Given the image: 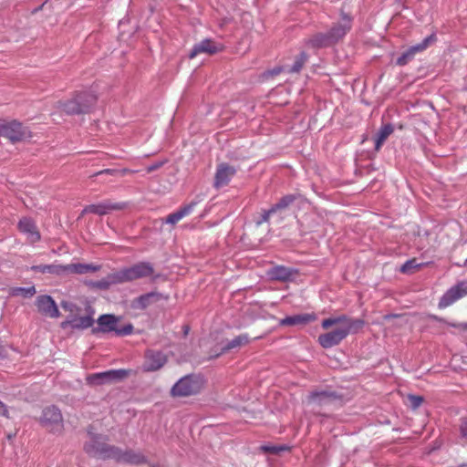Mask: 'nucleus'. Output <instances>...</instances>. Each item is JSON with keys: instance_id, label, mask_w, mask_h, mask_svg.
Instances as JSON below:
<instances>
[{"instance_id": "obj_48", "label": "nucleus", "mask_w": 467, "mask_h": 467, "mask_svg": "<svg viewBox=\"0 0 467 467\" xmlns=\"http://www.w3.org/2000/svg\"><path fill=\"white\" fill-rule=\"evenodd\" d=\"M61 306L63 309H65L67 311H73V307H75V306L72 303H69L67 301H62Z\"/></svg>"}, {"instance_id": "obj_36", "label": "nucleus", "mask_w": 467, "mask_h": 467, "mask_svg": "<svg viewBox=\"0 0 467 467\" xmlns=\"http://www.w3.org/2000/svg\"><path fill=\"white\" fill-rule=\"evenodd\" d=\"M420 264L417 263V260L410 259L406 261L400 267V272L403 274H411L414 270L419 269L420 267Z\"/></svg>"}, {"instance_id": "obj_3", "label": "nucleus", "mask_w": 467, "mask_h": 467, "mask_svg": "<svg viewBox=\"0 0 467 467\" xmlns=\"http://www.w3.org/2000/svg\"><path fill=\"white\" fill-rule=\"evenodd\" d=\"M203 378L197 374H190L180 379L171 388L173 397H189L198 394L203 388Z\"/></svg>"}, {"instance_id": "obj_39", "label": "nucleus", "mask_w": 467, "mask_h": 467, "mask_svg": "<svg viewBox=\"0 0 467 467\" xmlns=\"http://www.w3.org/2000/svg\"><path fill=\"white\" fill-rule=\"evenodd\" d=\"M262 450L272 454H278L280 451L288 450L286 446H262Z\"/></svg>"}, {"instance_id": "obj_15", "label": "nucleus", "mask_w": 467, "mask_h": 467, "mask_svg": "<svg viewBox=\"0 0 467 467\" xmlns=\"http://www.w3.org/2000/svg\"><path fill=\"white\" fill-rule=\"evenodd\" d=\"M348 337V332L343 330L341 327L325 333L318 337V343L324 348H330L337 346L343 339Z\"/></svg>"}, {"instance_id": "obj_4", "label": "nucleus", "mask_w": 467, "mask_h": 467, "mask_svg": "<svg viewBox=\"0 0 467 467\" xmlns=\"http://www.w3.org/2000/svg\"><path fill=\"white\" fill-rule=\"evenodd\" d=\"M0 136L6 138L12 143L30 139L32 133L28 127L24 126L16 119L6 120L0 119Z\"/></svg>"}, {"instance_id": "obj_21", "label": "nucleus", "mask_w": 467, "mask_h": 467, "mask_svg": "<svg viewBox=\"0 0 467 467\" xmlns=\"http://www.w3.org/2000/svg\"><path fill=\"white\" fill-rule=\"evenodd\" d=\"M18 229L21 233L27 235L30 243L35 244L41 239V235L37 231L36 223L30 218H23L18 223Z\"/></svg>"}, {"instance_id": "obj_40", "label": "nucleus", "mask_w": 467, "mask_h": 467, "mask_svg": "<svg viewBox=\"0 0 467 467\" xmlns=\"http://www.w3.org/2000/svg\"><path fill=\"white\" fill-rule=\"evenodd\" d=\"M283 71H286L287 72V67H275L273 69L265 71L264 73V76L266 78H273V77H275V76L279 75Z\"/></svg>"}, {"instance_id": "obj_7", "label": "nucleus", "mask_w": 467, "mask_h": 467, "mask_svg": "<svg viewBox=\"0 0 467 467\" xmlns=\"http://www.w3.org/2000/svg\"><path fill=\"white\" fill-rule=\"evenodd\" d=\"M38 420L39 423L50 432H61L64 428L62 413L55 405L46 407Z\"/></svg>"}, {"instance_id": "obj_8", "label": "nucleus", "mask_w": 467, "mask_h": 467, "mask_svg": "<svg viewBox=\"0 0 467 467\" xmlns=\"http://www.w3.org/2000/svg\"><path fill=\"white\" fill-rule=\"evenodd\" d=\"M130 374L129 370L120 369H109L103 372L94 373L88 377L87 380L92 385H101L108 383L119 382L126 379Z\"/></svg>"}, {"instance_id": "obj_19", "label": "nucleus", "mask_w": 467, "mask_h": 467, "mask_svg": "<svg viewBox=\"0 0 467 467\" xmlns=\"http://www.w3.org/2000/svg\"><path fill=\"white\" fill-rule=\"evenodd\" d=\"M167 299L168 296H163L162 294L158 292H150L134 298L131 302L133 309L144 310L151 304L160 301L161 299Z\"/></svg>"}, {"instance_id": "obj_24", "label": "nucleus", "mask_w": 467, "mask_h": 467, "mask_svg": "<svg viewBox=\"0 0 467 467\" xmlns=\"http://www.w3.org/2000/svg\"><path fill=\"white\" fill-rule=\"evenodd\" d=\"M317 319L315 314H299L295 316H288L279 321L280 326H298L306 325Z\"/></svg>"}, {"instance_id": "obj_6", "label": "nucleus", "mask_w": 467, "mask_h": 467, "mask_svg": "<svg viewBox=\"0 0 467 467\" xmlns=\"http://www.w3.org/2000/svg\"><path fill=\"white\" fill-rule=\"evenodd\" d=\"M118 273L117 281L123 284L153 275L154 267L150 262H140L130 267L122 268Z\"/></svg>"}, {"instance_id": "obj_33", "label": "nucleus", "mask_w": 467, "mask_h": 467, "mask_svg": "<svg viewBox=\"0 0 467 467\" xmlns=\"http://www.w3.org/2000/svg\"><path fill=\"white\" fill-rule=\"evenodd\" d=\"M308 59V55L302 51L296 57L294 64L287 67V73H298Z\"/></svg>"}, {"instance_id": "obj_22", "label": "nucleus", "mask_w": 467, "mask_h": 467, "mask_svg": "<svg viewBox=\"0 0 467 467\" xmlns=\"http://www.w3.org/2000/svg\"><path fill=\"white\" fill-rule=\"evenodd\" d=\"M86 315L82 317L72 316L73 329H87L93 326L95 309L90 305H87L85 308Z\"/></svg>"}, {"instance_id": "obj_43", "label": "nucleus", "mask_w": 467, "mask_h": 467, "mask_svg": "<svg viewBox=\"0 0 467 467\" xmlns=\"http://www.w3.org/2000/svg\"><path fill=\"white\" fill-rule=\"evenodd\" d=\"M334 325H337V320L335 317H329L322 321V327L324 329H327Z\"/></svg>"}, {"instance_id": "obj_52", "label": "nucleus", "mask_w": 467, "mask_h": 467, "mask_svg": "<svg viewBox=\"0 0 467 467\" xmlns=\"http://www.w3.org/2000/svg\"><path fill=\"white\" fill-rule=\"evenodd\" d=\"M398 3L401 4V5H404V3L406 2V0H396Z\"/></svg>"}, {"instance_id": "obj_44", "label": "nucleus", "mask_w": 467, "mask_h": 467, "mask_svg": "<svg viewBox=\"0 0 467 467\" xmlns=\"http://www.w3.org/2000/svg\"><path fill=\"white\" fill-rule=\"evenodd\" d=\"M164 161H156L146 168L148 173L157 171L163 165Z\"/></svg>"}, {"instance_id": "obj_2", "label": "nucleus", "mask_w": 467, "mask_h": 467, "mask_svg": "<svg viewBox=\"0 0 467 467\" xmlns=\"http://www.w3.org/2000/svg\"><path fill=\"white\" fill-rule=\"evenodd\" d=\"M89 441L84 444V451L90 456L101 459H113L117 447L106 442L107 437L88 431Z\"/></svg>"}, {"instance_id": "obj_34", "label": "nucleus", "mask_w": 467, "mask_h": 467, "mask_svg": "<svg viewBox=\"0 0 467 467\" xmlns=\"http://www.w3.org/2000/svg\"><path fill=\"white\" fill-rule=\"evenodd\" d=\"M365 325V321L361 318H349L348 324L347 327H341L343 330L348 332V336L349 334H354L359 331Z\"/></svg>"}, {"instance_id": "obj_25", "label": "nucleus", "mask_w": 467, "mask_h": 467, "mask_svg": "<svg viewBox=\"0 0 467 467\" xmlns=\"http://www.w3.org/2000/svg\"><path fill=\"white\" fill-rule=\"evenodd\" d=\"M100 267L92 264H68L63 265V274H78L83 275L89 272H96Z\"/></svg>"}, {"instance_id": "obj_41", "label": "nucleus", "mask_w": 467, "mask_h": 467, "mask_svg": "<svg viewBox=\"0 0 467 467\" xmlns=\"http://www.w3.org/2000/svg\"><path fill=\"white\" fill-rule=\"evenodd\" d=\"M102 174H108V175H118L119 174V170H116V169H105V170H102V171H99L96 173H94L93 175H91V177H95V176H99V175H102Z\"/></svg>"}, {"instance_id": "obj_37", "label": "nucleus", "mask_w": 467, "mask_h": 467, "mask_svg": "<svg viewBox=\"0 0 467 467\" xmlns=\"http://www.w3.org/2000/svg\"><path fill=\"white\" fill-rule=\"evenodd\" d=\"M408 400L410 401V407L413 410L418 409L424 401V400L421 396H417V395H409Z\"/></svg>"}, {"instance_id": "obj_26", "label": "nucleus", "mask_w": 467, "mask_h": 467, "mask_svg": "<svg viewBox=\"0 0 467 467\" xmlns=\"http://www.w3.org/2000/svg\"><path fill=\"white\" fill-rule=\"evenodd\" d=\"M250 343V337L248 334H241L232 340L227 341L222 346L221 352L216 355V357L221 354L226 353L234 348H237L243 346H245Z\"/></svg>"}, {"instance_id": "obj_1", "label": "nucleus", "mask_w": 467, "mask_h": 467, "mask_svg": "<svg viewBox=\"0 0 467 467\" xmlns=\"http://www.w3.org/2000/svg\"><path fill=\"white\" fill-rule=\"evenodd\" d=\"M352 26V18L348 14H341V20L335 23L327 32H317L305 39L307 47L313 49L326 48L341 40Z\"/></svg>"}, {"instance_id": "obj_12", "label": "nucleus", "mask_w": 467, "mask_h": 467, "mask_svg": "<svg viewBox=\"0 0 467 467\" xmlns=\"http://www.w3.org/2000/svg\"><path fill=\"white\" fill-rule=\"evenodd\" d=\"M167 361V356L162 351L149 349L145 352V360L142 365V369L146 372L157 371L161 368Z\"/></svg>"}, {"instance_id": "obj_49", "label": "nucleus", "mask_w": 467, "mask_h": 467, "mask_svg": "<svg viewBox=\"0 0 467 467\" xmlns=\"http://www.w3.org/2000/svg\"><path fill=\"white\" fill-rule=\"evenodd\" d=\"M130 172H131L130 170H129V169H122V170H119V174L118 175L124 176V175H126V174H128Z\"/></svg>"}, {"instance_id": "obj_51", "label": "nucleus", "mask_w": 467, "mask_h": 467, "mask_svg": "<svg viewBox=\"0 0 467 467\" xmlns=\"http://www.w3.org/2000/svg\"><path fill=\"white\" fill-rule=\"evenodd\" d=\"M4 352H5L4 348H3V346L0 344V358H3V357H4Z\"/></svg>"}, {"instance_id": "obj_27", "label": "nucleus", "mask_w": 467, "mask_h": 467, "mask_svg": "<svg viewBox=\"0 0 467 467\" xmlns=\"http://www.w3.org/2000/svg\"><path fill=\"white\" fill-rule=\"evenodd\" d=\"M58 107L68 115L85 114V108L79 106V99L78 98V94L74 99L70 100L66 102H58Z\"/></svg>"}, {"instance_id": "obj_35", "label": "nucleus", "mask_w": 467, "mask_h": 467, "mask_svg": "<svg viewBox=\"0 0 467 467\" xmlns=\"http://www.w3.org/2000/svg\"><path fill=\"white\" fill-rule=\"evenodd\" d=\"M36 287L34 285L28 287H14L11 290L12 296H22L26 298L32 297L36 294Z\"/></svg>"}, {"instance_id": "obj_31", "label": "nucleus", "mask_w": 467, "mask_h": 467, "mask_svg": "<svg viewBox=\"0 0 467 467\" xmlns=\"http://www.w3.org/2000/svg\"><path fill=\"white\" fill-rule=\"evenodd\" d=\"M31 269L35 272L42 273V274H52V275H63V265H33Z\"/></svg>"}, {"instance_id": "obj_50", "label": "nucleus", "mask_w": 467, "mask_h": 467, "mask_svg": "<svg viewBox=\"0 0 467 467\" xmlns=\"http://www.w3.org/2000/svg\"><path fill=\"white\" fill-rule=\"evenodd\" d=\"M453 327L461 328L462 330H466L467 329V323H461V324H458V325H453Z\"/></svg>"}, {"instance_id": "obj_9", "label": "nucleus", "mask_w": 467, "mask_h": 467, "mask_svg": "<svg viewBox=\"0 0 467 467\" xmlns=\"http://www.w3.org/2000/svg\"><path fill=\"white\" fill-rule=\"evenodd\" d=\"M436 39L437 38L435 34H431L425 37L420 43L410 47L397 58L396 64L400 67L406 66L408 63L413 60L417 53H420L426 50L432 43L436 41Z\"/></svg>"}, {"instance_id": "obj_16", "label": "nucleus", "mask_w": 467, "mask_h": 467, "mask_svg": "<svg viewBox=\"0 0 467 467\" xmlns=\"http://www.w3.org/2000/svg\"><path fill=\"white\" fill-rule=\"evenodd\" d=\"M113 460L121 463H130V464H141L147 463V458L139 451H135L132 450L122 451L119 447H117V452Z\"/></svg>"}, {"instance_id": "obj_14", "label": "nucleus", "mask_w": 467, "mask_h": 467, "mask_svg": "<svg viewBox=\"0 0 467 467\" xmlns=\"http://www.w3.org/2000/svg\"><path fill=\"white\" fill-rule=\"evenodd\" d=\"M236 169L226 162H222L217 165L216 172L214 175L213 186L216 189L226 186L232 178L235 175Z\"/></svg>"}, {"instance_id": "obj_18", "label": "nucleus", "mask_w": 467, "mask_h": 467, "mask_svg": "<svg viewBox=\"0 0 467 467\" xmlns=\"http://www.w3.org/2000/svg\"><path fill=\"white\" fill-rule=\"evenodd\" d=\"M221 49V45L217 44L210 38H205L193 46L189 54V57L193 58L202 53L213 55L219 52Z\"/></svg>"}, {"instance_id": "obj_45", "label": "nucleus", "mask_w": 467, "mask_h": 467, "mask_svg": "<svg viewBox=\"0 0 467 467\" xmlns=\"http://www.w3.org/2000/svg\"><path fill=\"white\" fill-rule=\"evenodd\" d=\"M0 416L9 418V411L7 406L0 400Z\"/></svg>"}, {"instance_id": "obj_11", "label": "nucleus", "mask_w": 467, "mask_h": 467, "mask_svg": "<svg viewBox=\"0 0 467 467\" xmlns=\"http://www.w3.org/2000/svg\"><path fill=\"white\" fill-rule=\"evenodd\" d=\"M127 207L126 202H115L111 200H105L101 202L87 205L82 213H94L98 215H105L112 211L123 210Z\"/></svg>"}, {"instance_id": "obj_17", "label": "nucleus", "mask_w": 467, "mask_h": 467, "mask_svg": "<svg viewBox=\"0 0 467 467\" xmlns=\"http://www.w3.org/2000/svg\"><path fill=\"white\" fill-rule=\"evenodd\" d=\"M340 398L341 397L337 395L335 391L329 389H323L312 391L308 395V401L318 406H324L332 404L339 400Z\"/></svg>"}, {"instance_id": "obj_42", "label": "nucleus", "mask_w": 467, "mask_h": 467, "mask_svg": "<svg viewBox=\"0 0 467 467\" xmlns=\"http://www.w3.org/2000/svg\"><path fill=\"white\" fill-rule=\"evenodd\" d=\"M335 318L337 320V325H340V327H347L350 317L347 315H340L335 317Z\"/></svg>"}, {"instance_id": "obj_23", "label": "nucleus", "mask_w": 467, "mask_h": 467, "mask_svg": "<svg viewBox=\"0 0 467 467\" xmlns=\"http://www.w3.org/2000/svg\"><path fill=\"white\" fill-rule=\"evenodd\" d=\"M303 200V196L299 193L286 194L280 198L277 202L272 205V211L275 213L282 214L288 210L295 202H299Z\"/></svg>"}, {"instance_id": "obj_5", "label": "nucleus", "mask_w": 467, "mask_h": 467, "mask_svg": "<svg viewBox=\"0 0 467 467\" xmlns=\"http://www.w3.org/2000/svg\"><path fill=\"white\" fill-rule=\"evenodd\" d=\"M119 318L111 314H103L98 320V327L92 328V333H109L114 332L118 337L130 335L133 331V326L127 324L121 327H118Z\"/></svg>"}, {"instance_id": "obj_38", "label": "nucleus", "mask_w": 467, "mask_h": 467, "mask_svg": "<svg viewBox=\"0 0 467 467\" xmlns=\"http://www.w3.org/2000/svg\"><path fill=\"white\" fill-rule=\"evenodd\" d=\"M275 213L272 211V207L268 210H264L260 215V218L256 221V224L261 225L264 223H267L270 219V216Z\"/></svg>"}, {"instance_id": "obj_29", "label": "nucleus", "mask_w": 467, "mask_h": 467, "mask_svg": "<svg viewBox=\"0 0 467 467\" xmlns=\"http://www.w3.org/2000/svg\"><path fill=\"white\" fill-rule=\"evenodd\" d=\"M394 131V127L390 123L383 124L379 130L375 137V150L378 151L388 139V137Z\"/></svg>"}, {"instance_id": "obj_32", "label": "nucleus", "mask_w": 467, "mask_h": 467, "mask_svg": "<svg viewBox=\"0 0 467 467\" xmlns=\"http://www.w3.org/2000/svg\"><path fill=\"white\" fill-rule=\"evenodd\" d=\"M117 276H119L118 271L108 275L106 278L97 281L94 285L99 289L105 290L113 285L121 284L120 281H117Z\"/></svg>"}, {"instance_id": "obj_30", "label": "nucleus", "mask_w": 467, "mask_h": 467, "mask_svg": "<svg viewBox=\"0 0 467 467\" xmlns=\"http://www.w3.org/2000/svg\"><path fill=\"white\" fill-rule=\"evenodd\" d=\"M78 98L79 99V106L85 108V114L90 110L97 101V97L90 92L78 93Z\"/></svg>"}, {"instance_id": "obj_20", "label": "nucleus", "mask_w": 467, "mask_h": 467, "mask_svg": "<svg viewBox=\"0 0 467 467\" xmlns=\"http://www.w3.org/2000/svg\"><path fill=\"white\" fill-rule=\"evenodd\" d=\"M297 270L285 265H275L270 268L267 275L271 280L286 282L294 278Z\"/></svg>"}, {"instance_id": "obj_10", "label": "nucleus", "mask_w": 467, "mask_h": 467, "mask_svg": "<svg viewBox=\"0 0 467 467\" xmlns=\"http://www.w3.org/2000/svg\"><path fill=\"white\" fill-rule=\"evenodd\" d=\"M465 296H467V283L459 282L447 290V292L441 297L438 306L439 308L448 307L455 301Z\"/></svg>"}, {"instance_id": "obj_13", "label": "nucleus", "mask_w": 467, "mask_h": 467, "mask_svg": "<svg viewBox=\"0 0 467 467\" xmlns=\"http://www.w3.org/2000/svg\"><path fill=\"white\" fill-rule=\"evenodd\" d=\"M37 311L47 317L57 318L60 312L54 299L48 295L38 296L36 299Z\"/></svg>"}, {"instance_id": "obj_46", "label": "nucleus", "mask_w": 467, "mask_h": 467, "mask_svg": "<svg viewBox=\"0 0 467 467\" xmlns=\"http://www.w3.org/2000/svg\"><path fill=\"white\" fill-rule=\"evenodd\" d=\"M460 433L463 439L467 440V421L466 420H464L461 423Z\"/></svg>"}, {"instance_id": "obj_28", "label": "nucleus", "mask_w": 467, "mask_h": 467, "mask_svg": "<svg viewBox=\"0 0 467 467\" xmlns=\"http://www.w3.org/2000/svg\"><path fill=\"white\" fill-rule=\"evenodd\" d=\"M195 205H196V202H192L191 203H189L183 207H181L178 211H176L172 213H170L166 217L165 223H170V224L177 223L183 217L189 215L192 212Z\"/></svg>"}, {"instance_id": "obj_53", "label": "nucleus", "mask_w": 467, "mask_h": 467, "mask_svg": "<svg viewBox=\"0 0 467 467\" xmlns=\"http://www.w3.org/2000/svg\"><path fill=\"white\" fill-rule=\"evenodd\" d=\"M463 266H464V267H467V259L464 261V263H463Z\"/></svg>"}, {"instance_id": "obj_47", "label": "nucleus", "mask_w": 467, "mask_h": 467, "mask_svg": "<svg viewBox=\"0 0 467 467\" xmlns=\"http://www.w3.org/2000/svg\"><path fill=\"white\" fill-rule=\"evenodd\" d=\"M70 327L71 328H73V317H68L67 319H66L65 321H63V322L61 323V327H62V328H64V329H65V328H67V327Z\"/></svg>"}]
</instances>
